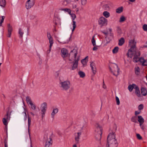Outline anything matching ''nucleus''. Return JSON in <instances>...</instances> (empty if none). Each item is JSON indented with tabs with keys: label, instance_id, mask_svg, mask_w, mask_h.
<instances>
[{
	"label": "nucleus",
	"instance_id": "f257e3e1",
	"mask_svg": "<svg viewBox=\"0 0 147 147\" xmlns=\"http://www.w3.org/2000/svg\"><path fill=\"white\" fill-rule=\"evenodd\" d=\"M78 51L76 49H74L72 50L70 53L69 60L74 61L73 66L72 67V70L76 69L78 65V61L79 60L80 58L79 56H77Z\"/></svg>",
	"mask_w": 147,
	"mask_h": 147
},
{
	"label": "nucleus",
	"instance_id": "f03ea898",
	"mask_svg": "<svg viewBox=\"0 0 147 147\" xmlns=\"http://www.w3.org/2000/svg\"><path fill=\"white\" fill-rule=\"evenodd\" d=\"M86 126V123L83 121L79 124L78 126V132L75 134V140L76 143H79L80 137L82 134V133L83 132V130Z\"/></svg>",
	"mask_w": 147,
	"mask_h": 147
},
{
	"label": "nucleus",
	"instance_id": "7ed1b4c3",
	"mask_svg": "<svg viewBox=\"0 0 147 147\" xmlns=\"http://www.w3.org/2000/svg\"><path fill=\"white\" fill-rule=\"evenodd\" d=\"M107 143L109 147H117L118 143L115 139V135L113 132L110 133L107 137Z\"/></svg>",
	"mask_w": 147,
	"mask_h": 147
},
{
	"label": "nucleus",
	"instance_id": "20e7f679",
	"mask_svg": "<svg viewBox=\"0 0 147 147\" xmlns=\"http://www.w3.org/2000/svg\"><path fill=\"white\" fill-rule=\"evenodd\" d=\"M134 54V55L133 59V61L134 62H137L138 61H140V59H139L138 57L140 55L139 52H136L134 51H133V48H131L130 49L128 50L127 55L128 56L130 57H132V55Z\"/></svg>",
	"mask_w": 147,
	"mask_h": 147
},
{
	"label": "nucleus",
	"instance_id": "39448f33",
	"mask_svg": "<svg viewBox=\"0 0 147 147\" xmlns=\"http://www.w3.org/2000/svg\"><path fill=\"white\" fill-rule=\"evenodd\" d=\"M60 87L63 90L67 91L71 86V83L69 81L67 80L60 82Z\"/></svg>",
	"mask_w": 147,
	"mask_h": 147
},
{
	"label": "nucleus",
	"instance_id": "423d86ee",
	"mask_svg": "<svg viewBox=\"0 0 147 147\" xmlns=\"http://www.w3.org/2000/svg\"><path fill=\"white\" fill-rule=\"evenodd\" d=\"M96 128L95 130V133H94L95 137L98 140H100L101 137L102 129L98 124H96Z\"/></svg>",
	"mask_w": 147,
	"mask_h": 147
},
{
	"label": "nucleus",
	"instance_id": "0eeeda50",
	"mask_svg": "<svg viewBox=\"0 0 147 147\" xmlns=\"http://www.w3.org/2000/svg\"><path fill=\"white\" fill-rule=\"evenodd\" d=\"M113 69L112 70L110 68V70L114 75L117 76L119 74V69L117 65L115 63L113 64Z\"/></svg>",
	"mask_w": 147,
	"mask_h": 147
},
{
	"label": "nucleus",
	"instance_id": "6e6552de",
	"mask_svg": "<svg viewBox=\"0 0 147 147\" xmlns=\"http://www.w3.org/2000/svg\"><path fill=\"white\" fill-rule=\"evenodd\" d=\"M107 19L102 16L100 17L98 20V24L101 27L107 25Z\"/></svg>",
	"mask_w": 147,
	"mask_h": 147
},
{
	"label": "nucleus",
	"instance_id": "1a4fd4ad",
	"mask_svg": "<svg viewBox=\"0 0 147 147\" xmlns=\"http://www.w3.org/2000/svg\"><path fill=\"white\" fill-rule=\"evenodd\" d=\"M47 108V104L46 102L42 103L40 105V109L41 111L42 117L43 118L45 116Z\"/></svg>",
	"mask_w": 147,
	"mask_h": 147
},
{
	"label": "nucleus",
	"instance_id": "9d476101",
	"mask_svg": "<svg viewBox=\"0 0 147 147\" xmlns=\"http://www.w3.org/2000/svg\"><path fill=\"white\" fill-rule=\"evenodd\" d=\"M47 37L48 38L49 40V43L50 44L49 51L48 52V53H49L51 51L52 47L54 43L53 40V38L52 37L50 33L49 32H48L47 33Z\"/></svg>",
	"mask_w": 147,
	"mask_h": 147
},
{
	"label": "nucleus",
	"instance_id": "9b49d317",
	"mask_svg": "<svg viewBox=\"0 0 147 147\" xmlns=\"http://www.w3.org/2000/svg\"><path fill=\"white\" fill-rule=\"evenodd\" d=\"M35 0H27L26 2L25 7L27 9L31 8L34 4Z\"/></svg>",
	"mask_w": 147,
	"mask_h": 147
},
{
	"label": "nucleus",
	"instance_id": "f8f14e48",
	"mask_svg": "<svg viewBox=\"0 0 147 147\" xmlns=\"http://www.w3.org/2000/svg\"><path fill=\"white\" fill-rule=\"evenodd\" d=\"M90 66L92 72L94 75H95L96 72V69L95 63L93 61L90 62Z\"/></svg>",
	"mask_w": 147,
	"mask_h": 147
},
{
	"label": "nucleus",
	"instance_id": "ddd939ff",
	"mask_svg": "<svg viewBox=\"0 0 147 147\" xmlns=\"http://www.w3.org/2000/svg\"><path fill=\"white\" fill-rule=\"evenodd\" d=\"M68 51L66 49L64 48L61 49V55L63 57H66L68 56Z\"/></svg>",
	"mask_w": 147,
	"mask_h": 147
},
{
	"label": "nucleus",
	"instance_id": "4468645a",
	"mask_svg": "<svg viewBox=\"0 0 147 147\" xmlns=\"http://www.w3.org/2000/svg\"><path fill=\"white\" fill-rule=\"evenodd\" d=\"M52 144L51 139L50 137L47 138L45 144V147H51Z\"/></svg>",
	"mask_w": 147,
	"mask_h": 147
},
{
	"label": "nucleus",
	"instance_id": "2eb2a0df",
	"mask_svg": "<svg viewBox=\"0 0 147 147\" xmlns=\"http://www.w3.org/2000/svg\"><path fill=\"white\" fill-rule=\"evenodd\" d=\"M58 109L57 108H55L53 109L51 113V117L52 118H54L55 115L58 113Z\"/></svg>",
	"mask_w": 147,
	"mask_h": 147
},
{
	"label": "nucleus",
	"instance_id": "dca6fc26",
	"mask_svg": "<svg viewBox=\"0 0 147 147\" xmlns=\"http://www.w3.org/2000/svg\"><path fill=\"white\" fill-rule=\"evenodd\" d=\"M140 61L143 66L147 65V60H145L143 58H141L140 59Z\"/></svg>",
	"mask_w": 147,
	"mask_h": 147
},
{
	"label": "nucleus",
	"instance_id": "f3484780",
	"mask_svg": "<svg viewBox=\"0 0 147 147\" xmlns=\"http://www.w3.org/2000/svg\"><path fill=\"white\" fill-rule=\"evenodd\" d=\"M138 121L140 123H143L144 122V119L141 115H139L138 116Z\"/></svg>",
	"mask_w": 147,
	"mask_h": 147
},
{
	"label": "nucleus",
	"instance_id": "a211bd4d",
	"mask_svg": "<svg viewBox=\"0 0 147 147\" xmlns=\"http://www.w3.org/2000/svg\"><path fill=\"white\" fill-rule=\"evenodd\" d=\"M135 89V93L136 95L138 97H140L141 96V94L140 92V91L139 88L137 86Z\"/></svg>",
	"mask_w": 147,
	"mask_h": 147
},
{
	"label": "nucleus",
	"instance_id": "6ab92c4d",
	"mask_svg": "<svg viewBox=\"0 0 147 147\" xmlns=\"http://www.w3.org/2000/svg\"><path fill=\"white\" fill-rule=\"evenodd\" d=\"M31 118L29 116H28V132L29 133V136H30V134L29 133V128L30 125L31 123Z\"/></svg>",
	"mask_w": 147,
	"mask_h": 147
},
{
	"label": "nucleus",
	"instance_id": "aec40b11",
	"mask_svg": "<svg viewBox=\"0 0 147 147\" xmlns=\"http://www.w3.org/2000/svg\"><path fill=\"white\" fill-rule=\"evenodd\" d=\"M137 86L134 84H133L132 85H129V86L128 88L130 92H131L133 89H135Z\"/></svg>",
	"mask_w": 147,
	"mask_h": 147
},
{
	"label": "nucleus",
	"instance_id": "412c9836",
	"mask_svg": "<svg viewBox=\"0 0 147 147\" xmlns=\"http://www.w3.org/2000/svg\"><path fill=\"white\" fill-rule=\"evenodd\" d=\"M141 93L144 96H146L147 94V91L145 88H142L141 89Z\"/></svg>",
	"mask_w": 147,
	"mask_h": 147
},
{
	"label": "nucleus",
	"instance_id": "4be33fe9",
	"mask_svg": "<svg viewBox=\"0 0 147 147\" xmlns=\"http://www.w3.org/2000/svg\"><path fill=\"white\" fill-rule=\"evenodd\" d=\"M103 15L106 18H107L110 17V14L107 11H104L102 13Z\"/></svg>",
	"mask_w": 147,
	"mask_h": 147
},
{
	"label": "nucleus",
	"instance_id": "5701e85b",
	"mask_svg": "<svg viewBox=\"0 0 147 147\" xmlns=\"http://www.w3.org/2000/svg\"><path fill=\"white\" fill-rule=\"evenodd\" d=\"M5 0H0V6L2 7H4L6 5Z\"/></svg>",
	"mask_w": 147,
	"mask_h": 147
},
{
	"label": "nucleus",
	"instance_id": "b1692460",
	"mask_svg": "<svg viewBox=\"0 0 147 147\" xmlns=\"http://www.w3.org/2000/svg\"><path fill=\"white\" fill-rule=\"evenodd\" d=\"M78 74L80 76V77L81 78H83L85 76V73L84 72L81 71H79Z\"/></svg>",
	"mask_w": 147,
	"mask_h": 147
},
{
	"label": "nucleus",
	"instance_id": "393cba45",
	"mask_svg": "<svg viewBox=\"0 0 147 147\" xmlns=\"http://www.w3.org/2000/svg\"><path fill=\"white\" fill-rule=\"evenodd\" d=\"M125 40L124 38H121L119 40V46H122L124 43Z\"/></svg>",
	"mask_w": 147,
	"mask_h": 147
},
{
	"label": "nucleus",
	"instance_id": "a878e982",
	"mask_svg": "<svg viewBox=\"0 0 147 147\" xmlns=\"http://www.w3.org/2000/svg\"><path fill=\"white\" fill-rule=\"evenodd\" d=\"M123 7H119L116 9V12L118 13H120L123 11Z\"/></svg>",
	"mask_w": 147,
	"mask_h": 147
},
{
	"label": "nucleus",
	"instance_id": "bb28decb",
	"mask_svg": "<svg viewBox=\"0 0 147 147\" xmlns=\"http://www.w3.org/2000/svg\"><path fill=\"white\" fill-rule=\"evenodd\" d=\"M26 99V102L28 104L30 105L32 103L30 98L29 97L27 96Z\"/></svg>",
	"mask_w": 147,
	"mask_h": 147
},
{
	"label": "nucleus",
	"instance_id": "cd10ccee",
	"mask_svg": "<svg viewBox=\"0 0 147 147\" xmlns=\"http://www.w3.org/2000/svg\"><path fill=\"white\" fill-rule=\"evenodd\" d=\"M135 72L137 75H138L140 74V69L139 67H136L135 68Z\"/></svg>",
	"mask_w": 147,
	"mask_h": 147
},
{
	"label": "nucleus",
	"instance_id": "c85d7f7f",
	"mask_svg": "<svg viewBox=\"0 0 147 147\" xmlns=\"http://www.w3.org/2000/svg\"><path fill=\"white\" fill-rule=\"evenodd\" d=\"M103 8L106 10H108L110 9V6L109 5L106 4L103 6Z\"/></svg>",
	"mask_w": 147,
	"mask_h": 147
},
{
	"label": "nucleus",
	"instance_id": "c756f323",
	"mask_svg": "<svg viewBox=\"0 0 147 147\" xmlns=\"http://www.w3.org/2000/svg\"><path fill=\"white\" fill-rule=\"evenodd\" d=\"M8 31V32H11L13 30L12 26L9 24L7 25Z\"/></svg>",
	"mask_w": 147,
	"mask_h": 147
},
{
	"label": "nucleus",
	"instance_id": "7c9ffc66",
	"mask_svg": "<svg viewBox=\"0 0 147 147\" xmlns=\"http://www.w3.org/2000/svg\"><path fill=\"white\" fill-rule=\"evenodd\" d=\"M119 48L117 47H115L114 49L113 50L112 52L113 53H117L118 51Z\"/></svg>",
	"mask_w": 147,
	"mask_h": 147
},
{
	"label": "nucleus",
	"instance_id": "2f4dec72",
	"mask_svg": "<svg viewBox=\"0 0 147 147\" xmlns=\"http://www.w3.org/2000/svg\"><path fill=\"white\" fill-rule=\"evenodd\" d=\"M18 33L20 35V37L22 38L23 35L24 34V32L22 31V30L20 28L18 31Z\"/></svg>",
	"mask_w": 147,
	"mask_h": 147
},
{
	"label": "nucleus",
	"instance_id": "473e14b6",
	"mask_svg": "<svg viewBox=\"0 0 147 147\" xmlns=\"http://www.w3.org/2000/svg\"><path fill=\"white\" fill-rule=\"evenodd\" d=\"M144 107V106L143 104H141L138 107V109L139 111L142 110Z\"/></svg>",
	"mask_w": 147,
	"mask_h": 147
},
{
	"label": "nucleus",
	"instance_id": "72a5a7b5",
	"mask_svg": "<svg viewBox=\"0 0 147 147\" xmlns=\"http://www.w3.org/2000/svg\"><path fill=\"white\" fill-rule=\"evenodd\" d=\"M62 10L67 12L69 14L71 13V10L69 9L65 8L61 9Z\"/></svg>",
	"mask_w": 147,
	"mask_h": 147
},
{
	"label": "nucleus",
	"instance_id": "f704fd0d",
	"mask_svg": "<svg viewBox=\"0 0 147 147\" xmlns=\"http://www.w3.org/2000/svg\"><path fill=\"white\" fill-rule=\"evenodd\" d=\"M95 36H94L92 37V44L94 46H96V41L94 39Z\"/></svg>",
	"mask_w": 147,
	"mask_h": 147
},
{
	"label": "nucleus",
	"instance_id": "c9c22d12",
	"mask_svg": "<svg viewBox=\"0 0 147 147\" xmlns=\"http://www.w3.org/2000/svg\"><path fill=\"white\" fill-rule=\"evenodd\" d=\"M87 3V0H81V3L82 5H85Z\"/></svg>",
	"mask_w": 147,
	"mask_h": 147
},
{
	"label": "nucleus",
	"instance_id": "e433bc0d",
	"mask_svg": "<svg viewBox=\"0 0 147 147\" xmlns=\"http://www.w3.org/2000/svg\"><path fill=\"white\" fill-rule=\"evenodd\" d=\"M73 28L72 30V32H73L75 28L76 27V22L74 21H73Z\"/></svg>",
	"mask_w": 147,
	"mask_h": 147
},
{
	"label": "nucleus",
	"instance_id": "4c0bfd02",
	"mask_svg": "<svg viewBox=\"0 0 147 147\" xmlns=\"http://www.w3.org/2000/svg\"><path fill=\"white\" fill-rule=\"evenodd\" d=\"M125 20V18L123 16H121L120 18L119 22H124Z\"/></svg>",
	"mask_w": 147,
	"mask_h": 147
},
{
	"label": "nucleus",
	"instance_id": "58836bf2",
	"mask_svg": "<svg viewBox=\"0 0 147 147\" xmlns=\"http://www.w3.org/2000/svg\"><path fill=\"white\" fill-rule=\"evenodd\" d=\"M131 121L134 123L137 122L136 117V116L132 117L131 119Z\"/></svg>",
	"mask_w": 147,
	"mask_h": 147
},
{
	"label": "nucleus",
	"instance_id": "ea45409f",
	"mask_svg": "<svg viewBox=\"0 0 147 147\" xmlns=\"http://www.w3.org/2000/svg\"><path fill=\"white\" fill-rule=\"evenodd\" d=\"M9 116V113L7 112V113L6 115L3 118H5V119L8 120H9L10 119V117Z\"/></svg>",
	"mask_w": 147,
	"mask_h": 147
},
{
	"label": "nucleus",
	"instance_id": "a19ab883",
	"mask_svg": "<svg viewBox=\"0 0 147 147\" xmlns=\"http://www.w3.org/2000/svg\"><path fill=\"white\" fill-rule=\"evenodd\" d=\"M87 62V61L86 60V58H84L81 61V62L84 65H86Z\"/></svg>",
	"mask_w": 147,
	"mask_h": 147
},
{
	"label": "nucleus",
	"instance_id": "79ce46f5",
	"mask_svg": "<svg viewBox=\"0 0 147 147\" xmlns=\"http://www.w3.org/2000/svg\"><path fill=\"white\" fill-rule=\"evenodd\" d=\"M143 123H140L139 125L142 129L144 131L145 129V127L144 125L143 124Z\"/></svg>",
	"mask_w": 147,
	"mask_h": 147
},
{
	"label": "nucleus",
	"instance_id": "37998d69",
	"mask_svg": "<svg viewBox=\"0 0 147 147\" xmlns=\"http://www.w3.org/2000/svg\"><path fill=\"white\" fill-rule=\"evenodd\" d=\"M8 120L5 119V118H3V122L4 125H6L7 124V121Z\"/></svg>",
	"mask_w": 147,
	"mask_h": 147
},
{
	"label": "nucleus",
	"instance_id": "c03bdc74",
	"mask_svg": "<svg viewBox=\"0 0 147 147\" xmlns=\"http://www.w3.org/2000/svg\"><path fill=\"white\" fill-rule=\"evenodd\" d=\"M69 15L71 16L72 18V20L74 21V20L76 18V16L75 14L74 13H71Z\"/></svg>",
	"mask_w": 147,
	"mask_h": 147
},
{
	"label": "nucleus",
	"instance_id": "a18cd8bd",
	"mask_svg": "<svg viewBox=\"0 0 147 147\" xmlns=\"http://www.w3.org/2000/svg\"><path fill=\"white\" fill-rule=\"evenodd\" d=\"M136 137L139 140H142V137L140 136V135L139 134H136Z\"/></svg>",
	"mask_w": 147,
	"mask_h": 147
},
{
	"label": "nucleus",
	"instance_id": "49530a36",
	"mask_svg": "<svg viewBox=\"0 0 147 147\" xmlns=\"http://www.w3.org/2000/svg\"><path fill=\"white\" fill-rule=\"evenodd\" d=\"M36 16L35 15L31 14L30 16V18L31 20H34L36 18Z\"/></svg>",
	"mask_w": 147,
	"mask_h": 147
},
{
	"label": "nucleus",
	"instance_id": "de8ad7c7",
	"mask_svg": "<svg viewBox=\"0 0 147 147\" xmlns=\"http://www.w3.org/2000/svg\"><path fill=\"white\" fill-rule=\"evenodd\" d=\"M30 105L31 106V109H32L35 110L36 109V105L34 104H33V103Z\"/></svg>",
	"mask_w": 147,
	"mask_h": 147
},
{
	"label": "nucleus",
	"instance_id": "09e8293b",
	"mask_svg": "<svg viewBox=\"0 0 147 147\" xmlns=\"http://www.w3.org/2000/svg\"><path fill=\"white\" fill-rule=\"evenodd\" d=\"M2 19L0 22V26H2V23L3 22L4 19L5 18V17L4 16H1Z\"/></svg>",
	"mask_w": 147,
	"mask_h": 147
},
{
	"label": "nucleus",
	"instance_id": "8fccbe9b",
	"mask_svg": "<svg viewBox=\"0 0 147 147\" xmlns=\"http://www.w3.org/2000/svg\"><path fill=\"white\" fill-rule=\"evenodd\" d=\"M143 29L144 31L147 30V25L146 24H144L143 26Z\"/></svg>",
	"mask_w": 147,
	"mask_h": 147
},
{
	"label": "nucleus",
	"instance_id": "3c124183",
	"mask_svg": "<svg viewBox=\"0 0 147 147\" xmlns=\"http://www.w3.org/2000/svg\"><path fill=\"white\" fill-rule=\"evenodd\" d=\"M23 114L24 117V120L26 121L27 120V115L26 112L24 111Z\"/></svg>",
	"mask_w": 147,
	"mask_h": 147
},
{
	"label": "nucleus",
	"instance_id": "603ef678",
	"mask_svg": "<svg viewBox=\"0 0 147 147\" xmlns=\"http://www.w3.org/2000/svg\"><path fill=\"white\" fill-rule=\"evenodd\" d=\"M116 100L117 102V104L119 105L120 104V101L118 97L117 96H116Z\"/></svg>",
	"mask_w": 147,
	"mask_h": 147
},
{
	"label": "nucleus",
	"instance_id": "864d4df0",
	"mask_svg": "<svg viewBox=\"0 0 147 147\" xmlns=\"http://www.w3.org/2000/svg\"><path fill=\"white\" fill-rule=\"evenodd\" d=\"M4 146L5 147H8L7 140L5 139L4 140Z\"/></svg>",
	"mask_w": 147,
	"mask_h": 147
},
{
	"label": "nucleus",
	"instance_id": "5fc2aeb1",
	"mask_svg": "<svg viewBox=\"0 0 147 147\" xmlns=\"http://www.w3.org/2000/svg\"><path fill=\"white\" fill-rule=\"evenodd\" d=\"M58 42H59L60 43H62V44H65L66 43H67L68 42L69 40L66 41H64L63 42H61L59 40H57Z\"/></svg>",
	"mask_w": 147,
	"mask_h": 147
},
{
	"label": "nucleus",
	"instance_id": "6e6d98bb",
	"mask_svg": "<svg viewBox=\"0 0 147 147\" xmlns=\"http://www.w3.org/2000/svg\"><path fill=\"white\" fill-rule=\"evenodd\" d=\"M141 113V111H136L135 112V115H138L139 114Z\"/></svg>",
	"mask_w": 147,
	"mask_h": 147
},
{
	"label": "nucleus",
	"instance_id": "4d7b16f0",
	"mask_svg": "<svg viewBox=\"0 0 147 147\" xmlns=\"http://www.w3.org/2000/svg\"><path fill=\"white\" fill-rule=\"evenodd\" d=\"M11 32H8L7 34V37H11Z\"/></svg>",
	"mask_w": 147,
	"mask_h": 147
},
{
	"label": "nucleus",
	"instance_id": "13d9d810",
	"mask_svg": "<svg viewBox=\"0 0 147 147\" xmlns=\"http://www.w3.org/2000/svg\"><path fill=\"white\" fill-rule=\"evenodd\" d=\"M97 47L94 46V47L93 48V51H96L97 49Z\"/></svg>",
	"mask_w": 147,
	"mask_h": 147
},
{
	"label": "nucleus",
	"instance_id": "bf43d9fd",
	"mask_svg": "<svg viewBox=\"0 0 147 147\" xmlns=\"http://www.w3.org/2000/svg\"><path fill=\"white\" fill-rule=\"evenodd\" d=\"M103 88L104 89H106V85L105 84L104 82H103Z\"/></svg>",
	"mask_w": 147,
	"mask_h": 147
},
{
	"label": "nucleus",
	"instance_id": "052dcab7",
	"mask_svg": "<svg viewBox=\"0 0 147 147\" xmlns=\"http://www.w3.org/2000/svg\"><path fill=\"white\" fill-rule=\"evenodd\" d=\"M65 1L67 2V3H69L71 2V0H65Z\"/></svg>",
	"mask_w": 147,
	"mask_h": 147
},
{
	"label": "nucleus",
	"instance_id": "680f3d73",
	"mask_svg": "<svg viewBox=\"0 0 147 147\" xmlns=\"http://www.w3.org/2000/svg\"><path fill=\"white\" fill-rule=\"evenodd\" d=\"M76 7H77V6H76V5H73V8H76Z\"/></svg>",
	"mask_w": 147,
	"mask_h": 147
},
{
	"label": "nucleus",
	"instance_id": "e2e57ef3",
	"mask_svg": "<svg viewBox=\"0 0 147 147\" xmlns=\"http://www.w3.org/2000/svg\"><path fill=\"white\" fill-rule=\"evenodd\" d=\"M103 33H104L106 36H107L108 34L107 32H102Z\"/></svg>",
	"mask_w": 147,
	"mask_h": 147
},
{
	"label": "nucleus",
	"instance_id": "0e129e2a",
	"mask_svg": "<svg viewBox=\"0 0 147 147\" xmlns=\"http://www.w3.org/2000/svg\"><path fill=\"white\" fill-rule=\"evenodd\" d=\"M129 0L131 2H134L135 1V0Z\"/></svg>",
	"mask_w": 147,
	"mask_h": 147
},
{
	"label": "nucleus",
	"instance_id": "69168bd1",
	"mask_svg": "<svg viewBox=\"0 0 147 147\" xmlns=\"http://www.w3.org/2000/svg\"><path fill=\"white\" fill-rule=\"evenodd\" d=\"M30 113L31 114V115H32V116H34V114L33 113H32V112H31Z\"/></svg>",
	"mask_w": 147,
	"mask_h": 147
},
{
	"label": "nucleus",
	"instance_id": "338daca9",
	"mask_svg": "<svg viewBox=\"0 0 147 147\" xmlns=\"http://www.w3.org/2000/svg\"><path fill=\"white\" fill-rule=\"evenodd\" d=\"M146 45L144 46L145 47H147V40L146 43Z\"/></svg>",
	"mask_w": 147,
	"mask_h": 147
},
{
	"label": "nucleus",
	"instance_id": "774afa93",
	"mask_svg": "<svg viewBox=\"0 0 147 147\" xmlns=\"http://www.w3.org/2000/svg\"><path fill=\"white\" fill-rule=\"evenodd\" d=\"M73 147H77V146L76 144H74L73 146Z\"/></svg>",
	"mask_w": 147,
	"mask_h": 147
}]
</instances>
